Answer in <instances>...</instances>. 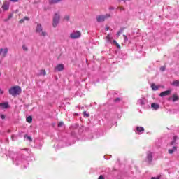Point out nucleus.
I'll return each mask as SVG.
<instances>
[{
	"mask_svg": "<svg viewBox=\"0 0 179 179\" xmlns=\"http://www.w3.org/2000/svg\"><path fill=\"white\" fill-rule=\"evenodd\" d=\"M22 48L23 51H24V52L29 51V48L25 44L22 45Z\"/></svg>",
	"mask_w": 179,
	"mask_h": 179,
	"instance_id": "obj_22",
	"label": "nucleus"
},
{
	"mask_svg": "<svg viewBox=\"0 0 179 179\" xmlns=\"http://www.w3.org/2000/svg\"><path fill=\"white\" fill-rule=\"evenodd\" d=\"M111 15L110 14H106V15H99L96 17V20L99 23H101L106 20V19H108Z\"/></svg>",
	"mask_w": 179,
	"mask_h": 179,
	"instance_id": "obj_4",
	"label": "nucleus"
},
{
	"mask_svg": "<svg viewBox=\"0 0 179 179\" xmlns=\"http://www.w3.org/2000/svg\"><path fill=\"white\" fill-rule=\"evenodd\" d=\"M80 37H82V33L79 31H73L70 34V38L71 40H76L80 38Z\"/></svg>",
	"mask_w": 179,
	"mask_h": 179,
	"instance_id": "obj_3",
	"label": "nucleus"
},
{
	"mask_svg": "<svg viewBox=\"0 0 179 179\" xmlns=\"http://www.w3.org/2000/svg\"><path fill=\"white\" fill-rule=\"evenodd\" d=\"M62 125H64V122H59V124H58L59 127H62Z\"/></svg>",
	"mask_w": 179,
	"mask_h": 179,
	"instance_id": "obj_31",
	"label": "nucleus"
},
{
	"mask_svg": "<svg viewBox=\"0 0 179 179\" xmlns=\"http://www.w3.org/2000/svg\"><path fill=\"white\" fill-rule=\"evenodd\" d=\"M106 39L109 43H111V40H113V38L111 37V34H108L106 36Z\"/></svg>",
	"mask_w": 179,
	"mask_h": 179,
	"instance_id": "obj_21",
	"label": "nucleus"
},
{
	"mask_svg": "<svg viewBox=\"0 0 179 179\" xmlns=\"http://www.w3.org/2000/svg\"><path fill=\"white\" fill-rule=\"evenodd\" d=\"M152 159H153V156L152 155V152H148L147 153V160L148 163L152 162Z\"/></svg>",
	"mask_w": 179,
	"mask_h": 179,
	"instance_id": "obj_12",
	"label": "nucleus"
},
{
	"mask_svg": "<svg viewBox=\"0 0 179 179\" xmlns=\"http://www.w3.org/2000/svg\"><path fill=\"white\" fill-rule=\"evenodd\" d=\"M2 8H3V10H8V9H9V2L5 1L3 2Z\"/></svg>",
	"mask_w": 179,
	"mask_h": 179,
	"instance_id": "obj_9",
	"label": "nucleus"
},
{
	"mask_svg": "<svg viewBox=\"0 0 179 179\" xmlns=\"http://www.w3.org/2000/svg\"><path fill=\"white\" fill-rule=\"evenodd\" d=\"M23 19H24V20H29V18L28 17H24Z\"/></svg>",
	"mask_w": 179,
	"mask_h": 179,
	"instance_id": "obj_34",
	"label": "nucleus"
},
{
	"mask_svg": "<svg viewBox=\"0 0 179 179\" xmlns=\"http://www.w3.org/2000/svg\"><path fill=\"white\" fill-rule=\"evenodd\" d=\"M27 122H29V124H31V122H33V117H31V116L27 117Z\"/></svg>",
	"mask_w": 179,
	"mask_h": 179,
	"instance_id": "obj_19",
	"label": "nucleus"
},
{
	"mask_svg": "<svg viewBox=\"0 0 179 179\" xmlns=\"http://www.w3.org/2000/svg\"><path fill=\"white\" fill-rule=\"evenodd\" d=\"M61 1H62V0H49V3L50 5L59 3V2H61Z\"/></svg>",
	"mask_w": 179,
	"mask_h": 179,
	"instance_id": "obj_16",
	"label": "nucleus"
},
{
	"mask_svg": "<svg viewBox=\"0 0 179 179\" xmlns=\"http://www.w3.org/2000/svg\"><path fill=\"white\" fill-rule=\"evenodd\" d=\"M173 152H177V147L176 146H173L172 149L169 150V153L170 155H173Z\"/></svg>",
	"mask_w": 179,
	"mask_h": 179,
	"instance_id": "obj_17",
	"label": "nucleus"
},
{
	"mask_svg": "<svg viewBox=\"0 0 179 179\" xmlns=\"http://www.w3.org/2000/svg\"><path fill=\"white\" fill-rule=\"evenodd\" d=\"M8 93L10 96H13V97H16V96H19L20 93H22V88L19 86L11 87L8 90Z\"/></svg>",
	"mask_w": 179,
	"mask_h": 179,
	"instance_id": "obj_1",
	"label": "nucleus"
},
{
	"mask_svg": "<svg viewBox=\"0 0 179 179\" xmlns=\"http://www.w3.org/2000/svg\"><path fill=\"white\" fill-rule=\"evenodd\" d=\"M120 10H124V8H120Z\"/></svg>",
	"mask_w": 179,
	"mask_h": 179,
	"instance_id": "obj_43",
	"label": "nucleus"
},
{
	"mask_svg": "<svg viewBox=\"0 0 179 179\" xmlns=\"http://www.w3.org/2000/svg\"><path fill=\"white\" fill-rule=\"evenodd\" d=\"M177 140V136H173V141L171 143V145H173L176 143V141Z\"/></svg>",
	"mask_w": 179,
	"mask_h": 179,
	"instance_id": "obj_25",
	"label": "nucleus"
},
{
	"mask_svg": "<svg viewBox=\"0 0 179 179\" xmlns=\"http://www.w3.org/2000/svg\"><path fill=\"white\" fill-rule=\"evenodd\" d=\"M169 100H171L173 101V103L178 101V96L177 94H173L171 97L169 98Z\"/></svg>",
	"mask_w": 179,
	"mask_h": 179,
	"instance_id": "obj_13",
	"label": "nucleus"
},
{
	"mask_svg": "<svg viewBox=\"0 0 179 179\" xmlns=\"http://www.w3.org/2000/svg\"><path fill=\"white\" fill-rule=\"evenodd\" d=\"M27 139H28L29 141H30V142H31V137L27 136Z\"/></svg>",
	"mask_w": 179,
	"mask_h": 179,
	"instance_id": "obj_39",
	"label": "nucleus"
},
{
	"mask_svg": "<svg viewBox=\"0 0 179 179\" xmlns=\"http://www.w3.org/2000/svg\"><path fill=\"white\" fill-rule=\"evenodd\" d=\"M151 87H152V90H157V89H159V87H157L156 85H155V84H152V85H151Z\"/></svg>",
	"mask_w": 179,
	"mask_h": 179,
	"instance_id": "obj_24",
	"label": "nucleus"
},
{
	"mask_svg": "<svg viewBox=\"0 0 179 179\" xmlns=\"http://www.w3.org/2000/svg\"><path fill=\"white\" fill-rule=\"evenodd\" d=\"M24 20L22 18L20 20V23H24Z\"/></svg>",
	"mask_w": 179,
	"mask_h": 179,
	"instance_id": "obj_36",
	"label": "nucleus"
},
{
	"mask_svg": "<svg viewBox=\"0 0 179 179\" xmlns=\"http://www.w3.org/2000/svg\"><path fill=\"white\" fill-rule=\"evenodd\" d=\"M105 30H106V31H108L109 28H108V27H106V28H105Z\"/></svg>",
	"mask_w": 179,
	"mask_h": 179,
	"instance_id": "obj_42",
	"label": "nucleus"
},
{
	"mask_svg": "<svg viewBox=\"0 0 179 179\" xmlns=\"http://www.w3.org/2000/svg\"><path fill=\"white\" fill-rule=\"evenodd\" d=\"M145 103L146 99L145 98H141L138 100V104H139L140 106H145Z\"/></svg>",
	"mask_w": 179,
	"mask_h": 179,
	"instance_id": "obj_10",
	"label": "nucleus"
},
{
	"mask_svg": "<svg viewBox=\"0 0 179 179\" xmlns=\"http://www.w3.org/2000/svg\"><path fill=\"white\" fill-rule=\"evenodd\" d=\"M145 131V129L143 127H136V133L137 134H143Z\"/></svg>",
	"mask_w": 179,
	"mask_h": 179,
	"instance_id": "obj_14",
	"label": "nucleus"
},
{
	"mask_svg": "<svg viewBox=\"0 0 179 179\" xmlns=\"http://www.w3.org/2000/svg\"><path fill=\"white\" fill-rule=\"evenodd\" d=\"M0 107H1V108H3V110H5L9 107V103H8V102L1 103Z\"/></svg>",
	"mask_w": 179,
	"mask_h": 179,
	"instance_id": "obj_11",
	"label": "nucleus"
},
{
	"mask_svg": "<svg viewBox=\"0 0 179 179\" xmlns=\"http://www.w3.org/2000/svg\"><path fill=\"white\" fill-rule=\"evenodd\" d=\"M83 115L85 117H89V114H87L86 111L83 112Z\"/></svg>",
	"mask_w": 179,
	"mask_h": 179,
	"instance_id": "obj_32",
	"label": "nucleus"
},
{
	"mask_svg": "<svg viewBox=\"0 0 179 179\" xmlns=\"http://www.w3.org/2000/svg\"><path fill=\"white\" fill-rule=\"evenodd\" d=\"M64 20H66V22H68L70 19V17H69V15H66V16H64Z\"/></svg>",
	"mask_w": 179,
	"mask_h": 179,
	"instance_id": "obj_27",
	"label": "nucleus"
},
{
	"mask_svg": "<svg viewBox=\"0 0 179 179\" xmlns=\"http://www.w3.org/2000/svg\"><path fill=\"white\" fill-rule=\"evenodd\" d=\"M64 69H65L64 64H59L55 67V72H61V71H64Z\"/></svg>",
	"mask_w": 179,
	"mask_h": 179,
	"instance_id": "obj_7",
	"label": "nucleus"
},
{
	"mask_svg": "<svg viewBox=\"0 0 179 179\" xmlns=\"http://www.w3.org/2000/svg\"><path fill=\"white\" fill-rule=\"evenodd\" d=\"M39 75H41L43 76H45L47 75V72L45 71V70H41Z\"/></svg>",
	"mask_w": 179,
	"mask_h": 179,
	"instance_id": "obj_20",
	"label": "nucleus"
},
{
	"mask_svg": "<svg viewBox=\"0 0 179 179\" xmlns=\"http://www.w3.org/2000/svg\"><path fill=\"white\" fill-rule=\"evenodd\" d=\"M36 33L41 36V37H47L48 34L47 31L43 30V26L41 24H38L36 29Z\"/></svg>",
	"mask_w": 179,
	"mask_h": 179,
	"instance_id": "obj_2",
	"label": "nucleus"
},
{
	"mask_svg": "<svg viewBox=\"0 0 179 179\" xmlns=\"http://www.w3.org/2000/svg\"><path fill=\"white\" fill-rule=\"evenodd\" d=\"M151 107L153 110H159V108H160V106L157 103H152Z\"/></svg>",
	"mask_w": 179,
	"mask_h": 179,
	"instance_id": "obj_15",
	"label": "nucleus"
},
{
	"mask_svg": "<svg viewBox=\"0 0 179 179\" xmlns=\"http://www.w3.org/2000/svg\"><path fill=\"white\" fill-rule=\"evenodd\" d=\"M160 71H162V72H163L164 71H166V67L162 66V67L160 68Z\"/></svg>",
	"mask_w": 179,
	"mask_h": 179,
	"instance_id": "obj_29",
	"label": "nucleus"
},
{
	"mask_svg": "<svg viewBox=\"0 0 179 179\" xmlns=\"http://www.w3.org/2000/svg\"><path fill=\"white\" fill-rule=\"evenodd\" d=\"M122 33V31L117 32V37H119L120 34H121Z\"/></svg>",
	"mask_w": 179,
	"mask_h": 179,
	"instance_id": "obj_40",
	"label": "nucleus"
},
{
	"mask_svg": "<svg viewBox=\"0 0 179 179\" xmlns=\"http://www.w3.org/2000/svg\"><path fill=\"white\" fill-rule=\"evenodd\" d=\"M1 120H5V115H1Z\"/></svg>",
	"mask_w": 179,
	"mask_h": 179,
	"instance_id": "obj_33",
	"label": "nucleus"
},
{
	"mask_svg": "<svg viewBox=\"0 0 179 179\" xmlns=\"http://www.w3.org/2000/svg\"><path fill=\"white\" fill-rule=\"evenodd\" d=\"M8 51H9L8 48L0 49V58L1 59H3V58H5V57H6V55L8 54Z\"/></svg>",
	"mask_w": 179,
	"mask_h": 179,
	"instance_id": "obj_6",
	"label": "nucleus"
},
{
	"mask_svg": "<svg viewBox=\"0 0 179 179\" xmlns=\"http://www.w3.org/2000/svg\"><path fill=\"white\" fill-rule=\"evenodd\" d=\"M123 37H124V41L125 42L128 41V37L126 35H123Z\"/></svg>",
	"mask_w": 179,
	"mask_h": 179,
	"instance_id": "obj_28",
	"label": "nucleus"
},
{
	"mask_svg": "<svg viewBox=\"0 0 179 179\" xmlns=\"http://www.w3.org/2000/svg\"><path fill=\"white\" fill-rule=\"evenodd\" d=\"M172 86H179V80H175L171 83Z\"/></svg>",
	"mask_w": 179,
	"mask_h": 179,
	"instance_id": "obj_23",
	"label": "nucleus"
},
{
	"mask_svg": "<svg viewBox=\"0 0 179 179\" xmlns=\"http://www.w3.org/2000/svg\"><path fill=\"white\" fill-rule=\"evenodd\" d=\"M0 76H1V73H0Z\"/></svg>",
	"mask_w": 179,
	"mask_h": 179,
	"instance_id": "obj_44",
	"label": "nucleus"
},
{
	"mask_svg": "<svg viewBox=\"0 0 179 179\" xmlns=\"http://www.w3.org/2000/svg\"><path fill=\"white\" fill-rule=\"evenodd\" d=\"M12 17H13V13H10L8 15V18L4 20V22H8V20H10V19H12Z\"/></svg>",
	"mask_w": 179,
	"mask_h": 179,
	"instance_id": "obj_18",
	"label": "nucleus"
},
{
	"mask_svg": "<svg viewBox=\"0 0 179 179\" xmlns=\"http://www.w3.org/2000/svg\"><path fill=\"white\" fill-rule=\"evenodd\" d=\"M151 179H160L159 177H152Z\"/></svg>",
	"mask_w": 179,
	"mask_h": 179,
	"instance_id": "obj_38",
	"label": "nucleus"
},
{
	"mask_svg": "<svg viewBox=\"0 0 179 179\" xmlns=\"http://www.w3.org/2000/svg\"><path fill=\"white\" fill-rule=\"evenodd\" d=\"M4 92L2 89L0 88V94H3Z\"/></svg>",
	"mask_w": 179,
	"mask_h": 179,
	"instance_id": "obj_35",
	"label": "nucleus"
},
{
	"mask_svg": "<svg viewBox=\"0 0 179 179\" xmlns=\"http://www.w3.org/2000/svg\"><path fill=\"white\" fill-rule=\"evenodd\" d=\"M171 93V90H166L164 92H162L159 94L160 97H164V96H169V94Z\"/></svg>",
	"mask_w": 179,
	"mask_h": 179,
	"instance_id": "obj_8",
	"label": "nucleus"
},
{
	"mask_svg": "<svg viewBox=\"0 0 179 179\" xmlns=\"http://www.w3.org/2000/svg\"><path fill=\"white\" fill-rule=\"evenodd\" d=\"M60 16L59 13H55L53 17V27H56L59 23Z\"/></svg>",
	"mask_w": 179,
	"mask_h": 179,
	"instance_id": "obj_5",
	"label": "nucleus"
},
{
	"mask_svg": "<svg viewBox=\"0 0 179 179\" xmlns=\"http://www.w3.org/2000/svg\"><path fill=\"white\" fill-rule=\"evenodd\" d=\"M120 100H121L120 98H117L114 100L115 103H118V101H120Z\"/></svg>",
	"mask_w": 179,
	"mask_h": 179,
	"instance_id": "obj_30",
	"label": "nucleus"
},
{
	"mask_svg": "<svg viewBox=\"0 0 179 179\" xmlns=\"http://www.w3.org/2000/svg\"><path fill=\"white\" fill-rule=\"evenodd\" d=\"M113 44H115V45H117V48H121V46H120V44H118V43H117V41L114 40Z\"/></svg>",
	"mask_w": 179,
	"mask_h": 179,
	"instance_id": "obj_26",
	"label": "nucleus"
},
{
	"mask_svg": "<svg viewBox=\"0 0 179 179\" xmlns=\"http://www.w3.org/2000/svg\"><path fill=\"white\" fill-rule=\"evenodd\" d=\"M10 1H11V2H17V1L19 0H10Z\"/></svg>",
	"mask_w": 179,
	"mask_h": 179,
	"instance_id": "obj_41",
	"label": "nucleus"
},
{
	"mask_svg": "<svg viewBox=\"0 0 179 179\" xmlns=\"http://www.w3.org/2000/svg\"><path fill=\"white\" fill-rule=\"evenodd\" d=\"M99 179H104V176H103V175H101L99 178Z\"/></svg>",
	"mask_w": 179,
	"mask_h": 179,
	"instance_id": "obj_37",
	"label": "nucleus"
}]
</instances>
